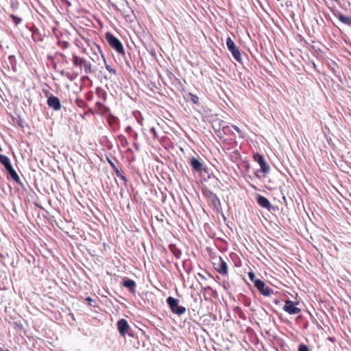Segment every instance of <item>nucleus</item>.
<instances>
[{"instance_id":"nucleus-1","label":"nucleus","mask_w":351,"mask_h":351,"mask_svg":"<svg viewBox=\"0 0 351 351\" xmlns=\"http://www.w3.org/2000/svg\"><path fill=\"white\" fill-rule=\"evenodd\" d=\"M72 62L74 66L79 68L80 71L84 69L86 74L95 73V70L93 69L91 63L76 54H73Z\"/></svg>"},{"instance_id":"nucleus-2","label":"nucleus","mask_w":351,"mask_h":351,"mask_svg":"<svg viewBox=\"0 0 351 351\" xmlns=\"http://www.w3.org/2000/svg\"><path fill=\"white\" fill-rule=\"evenodd\" d=\"M105 38L108 41L109 45L114 49L117 53L120 54L124 53V48L121 43V42L116 38L110 32H107L105 34Z\"/></svg>"},{"instance_id":"nucleus-3","label":"nucleus","mask_w":351,"mask_h":351,"mask_svg":"<svg viewBox=\"0 0 351 351\" xmlns=\"http://www.w3.org/2000/svg\"><path fill=\"white\" fill-rule=\"evenodd\" d=\"M179 300L173 297L169 296L167 298V303L172 313L178 315H181L186 312V309L184 306L179 305Z\"/></svg>"},{"instance_id":"nucleus-4","label":"nucleus","mask_w":351,"mask_h":351,"mask_svg":"<svg viewBox=\"0 0 351 351\" xmlns=\"http://www.w3.org/2000/svg\"><path fill=\"white\" fill-rule=\"evenodd\" d=\"M226 45L228 50L232 53L235 60L241 63L242 62V58L240 51L230 37L227 38Z\"/></svg>"},{"instance_id":"nucleus-5","label":"nucleus","mask_w":351,"mask_h":351,"mask_svg":"<svg viewBox=\"0 0 351 351\" xmlns=\"http://www.w3.org/2000/svg\"><path fill=\"white\" fill-rule=\"evenodd\" d=\"M298 302H294L290 300H287L285 301L283 310L290 315H296L301 311V309L296 306Z\"/></svg>"},{"instance_id":"nucleus-6","label":"nucleus","mask_w":351,"mask_h":351,"mask_svg":"<svg viewBox=\"0 0 351 351\" xmlns=\"http://www.w3.org/2000/svg\"><path fill=\"white\" fill-rule=\"evenodd\" d=\"M254 160L258 163L261 171L267 174L269 172L270 168L263 158V155H253Z\"/></svg>"},{"instance_id":"nucleus-7","label":"nucleus","mask_w":351,"mask_h":351,"mask_svg":"<svg viewBox=\"0 0 351 351\" xmlns=\"http://www.w3.org/2000/svg\"><path fill=\"white\" fill-rule=\"evenodd\" d=\"M117 329L122 337H125L126 333L129 335L131 334L129 332L130 326L126 319H121L117 322Z\"/></svg>"},{"instance_id":"nucleus-8","label":"nucleus","mask_w":351,"mask_h":351,"mask_svg":"<svg viewBox=\"0 0 351 351\" xmlns=\"http://www.w3.org/2000/svg\"><path fill=\"white\" fill-rule=\"evenodd\" d=\"M47 105L56 111L60 110L61 109V104L60 99L53 95H51L48 97Z\"/></svg>"},{"instance_id":"nucleus-9","label":"nucleus","mask_w":351,"mask_h":351,"mask_svg":"<svg viewBox=\"0 0 351 351\" xmlns=\"http://www.w3.org/2000/svg\"><path fill=\"white\" fill-rule=\"evenodd\" d=\"M94 47L97 50V51L99 52L100 56L101 57L103 61L105 63V67L106 69L112 74L113 75H116L117 74V71L116 69H113L112 66H110L109 64H108L106 63V59H105V57L102 53V51L101 50V48L99 47V45H98L97 44H94Z\"/></svg>"},{"instance_id":"nucleus-10","label":"nucleus","mask_w":351,"mask_h":351,"mask_svg":"<svg viewBox=\"0 0 351 351\" xmlns=\"http://www.w3.org/2000/svg\"><path fill=\"white\" fill-rule=\"evenodd\" d=\"M256 202L258 204V205L262 208L269 210L271 207V204L269 199L263 195H258V197H256Z\"/></svg>"},{"instance_id":"nucleus-11","label":"nucleus","mask_w":351,"mask_h":351,"mask_svg":"<svg viewBox=\"0 0 351 351\" xmlns=\"http://www.w3.org/2000/svg\"><path fill=\"white\" fill-rule=\"evenodd\" d=\"M216 270L218 273L221 275L228 274V265L226 261L221 257H219V263H218V266L215 267Z\"/></svg>"},{"instance_id":"nucleus-12","label":"nucleus","mask_w":351,"mask_h":351,"mask_svg":"<svg viewBox=\"0 0 351 351\" xmlns=\"http://www.w3.org/2000/svg\"><path fill=\"white\" fill-rule=\"evenodd\" d=\"M193 169L197 172H199L202 169V163L198 158L192 157L189 162Z\"/></svg>"},{"instance_id":"nucleus-13","label":"nucleus","mask_w":351,"mask_h":351,"mask_svg":"<svg viewBox=\"0 0 351 351\" xmlns=\"http://www.w3.org/2000/svg\"><path fill=\"white\" fill-rule=\"evenodd\" d=\"M105 156L106 157V159L108 161L110 165L112 167L114 172L115 173L116 176L119 178L120 179H121L124 182H126L127 181V178H125V176H124L120 171L118 169V168L115 166L114 163L112 162V159L110 158L108 155H105Z\"/></svg>"},{"instance_id":"nucleus-14","label":"nucleus","mask_w":351,"mask_h":351,"mask_svg":"<svg viewBox=\"0 0 351 351\" xmlns=\"http://www.w3.org/2000/svg\"><path fill=\"white\" fill-rule=\"evenodd\" d=\"M216 123L219 124V128L218 129L216 128L215 125H213V128L216 131L220 130L221 126L222 127V130H223L224 134H226V133L230 132V126L229 125H226V123L223 120L217 119L216 121H215V124H216Z\"/></svg>"},{"instance_id":"nucleus-15","label":"nucleus","mask_w":351,"mask_h":351,"mask_svg":"<svg viewBox=\"0 0 351 351\" xmlns=\"http://www.w3.org/2000/svg\"><path fill=\"white\" fill-rule=\"evenodd\" d=\"M123 286L130 289L132 292L135 291L136 282L130 278H124L123 280Z\"/></svg>"},{"instance_id":"nucleus-16","label":"nucleus","mask_w":351,"mask_h":351,"mask_svg":"<svg viewBox=\"0 0 351 351\" xmlns=\"http://www.w3.org/2000/svg\"><path fill=\"white\" fill-rule=\"evenodd\" d=\"M335 16L343 23L351 26V16L343 15L341 12L335 14Z\"/></svg>"},{"instance_id":"nucleus-17","label":"nucleus","mask_w":351,"mask_h":351,"mask_svg":"<svg viewBox=\"0 0 351 351\" xmlns=\"http://www.w3.org/2000/svg\"><path fill=\"white\" fill-rule=\"evenodd\" d=\"M0 162L4 167L5 170H8L9 169L13 167L10 160L6 155H0Z\"/></svg>"},{"instance_id":"nucleus-18","label":"nucleus","mask_w":351,"mask_h":351,"mask_svg":"<svg viewBox=\"0 0 351 351\" xmlns=\"http://www.w3.org/2000/svg\"><path fill=\"white\" fill-rule=\"evenodd\" d=\"M6 171L9 173L11 179L13 181H14L16 183H21L20 178L13 167L9 169L8 170H6Z\"/></svg>"},{"instance_id":"nucleus-19","label":"nucleus","mask_w":351,"mask_h":351,"mask_svg":"<svg viewBox=\"0 0 351 351\" xmlns=\"http://www.w3.org/2000/svg\"><path fill=\"white\" fill-rule=\"evenodd\" d=\"M259 292L264 296H269L274 293V290L269 287L263 286V289H260Z\"/></svg>"},{"instance_id":"nucleus-20","label":"nucleus","mask_w":351,"mask_h":351,"mask_svg":"<svg viewBox=\"0 0 351 351\" xmlns=\"http://www.w3.org/2000/svg\"><path fill=\"white\" fill-rule=\"evenodd\" d=\"M209 200L215 207H217L221 205L220 199L215 193L209 199Z\"/></svg>"},{"instance_id":"nucleus-21","label":"nucleus","mask_w":351,"mask_h":351,"mask_svg":"<svg viewBox=\"0 0 351 351\" xmlns=\"http://www.w3.org/2000/svg\"><path fill=\"white\" fill-rule=\"evenodd\" d=\"M254 287L259 291L260 289H263V286H265V282L261 279H257L254 280Z\"/></svg>"},{"instance_id":"nucleus-22","label":"nucleus","mask_w":351,"mask_h":351,"mask_svg":"<svg viewBox=\"0 0 351 351\" xmlns=\"http://www.w3.org/2000/svg\"><path fill=\"white\" fill-rule=\"evenodd\" d=\"M202 193H203L204 195L206 197H207L208 199H209L210 198H211V197H212V196H213V195H214V194H215L212 191H210V190H209V189H203V190H202Z\"/></svg>"},{"instance_id":"nucleus-23","label":"nucleus","mask_w":351,"mask_h":351,"mask_svg":"<svg viewBox=\"0 0 351 351\" xmlns=\"http://www.w3.org/2000/svg\"><path fill=\"white\" fill-rule=\"evenodd\" d=\"M91 50L93 51H95V56L94 57H91V60L93 61V62H99L100 60V56L99 54H97L96 53V51H97L95 47H94V45H93V47H91Z\"/></svg>"},{"instance_id":"nucleus-24","label":"nucleus","mask_w":351,"mask_h":351,"mask_svg":"<svg viewBox=\"0 0 351 351\" xmlns=\"http://www.w3.org/2000/svg\"><path fill=\"white\" fill-rule=\"evenodd\" d=\"M75 104L80 108H85L86 103L84 101L80 98H77L75 101Z\"/></svg>"},{"instance_id":"nucleus-25","label":"nucleus","mask_w":351,"mask_h":351,"mask_svg":"<svg viewBox=\"0 0 351 351\" xmlns=\"http://www.w3.org/2000/svg\"><path fill=\"white\" fill-rule=\"evenodd\" d=\"M59 47L62 49H66L70 46V43L67 41H58Z\"/></svg>"},{"instance_id":"nucleus-26","label":"nucleus","mask_w":351,"mask_h":351,"mask_svg":"<svg viewBox=\"0 0 351 351\" xmlns=\"http://www.w3.org/2000/svg\"><path fill=\"white\" fill-rule=\"evenodd\" d=\"M117 118L114 116L110 115L108 117V122L110 125L117 123Z\"/></svg>"},{"instance_id":"nucleus-27","label":"nucleus","mask_w":351,"mask_h":351,"mask_svg":"<svg viewBox=\"0 0 351 351\" xmlns=\"http://www.w3.org/2000/svg\"><path fill=\"white\" fill-rule=\"evenodd\" d=\"M10 17L12 18V21L14 23V24L16 25H19L21 22V21H22L21 17H19V16H15L14 14H11Z\"/></svg>"},{"instance_id":"nucleus-28","label":"nucleus","mask_w":351,"mask_h":351,"mask_svg":"<svg viewBox=\"0 0 351 351\" xmlns=\"http://www.w3.org/2000/svg\"><path fill=\"white\" fill-rule=\"evenodd\" d=\"M298 351H310L308 346L304 343H301L298 346Z\"/></svg>"},{"instance_id":"nucleus-29","label":"nucleus","mask_w":351,"mask_h":351,"mask_svg":"<svg viewBox=\"0 0 351 351\" xmlns=\"http://www.w3.org/2000/svg\"><path fill=\"white\" fill-rule=\"evenodd\" d=\"M149 132L151 133L152 134V137L155 139V138H158V135L156 132V130L154 127H152L150 128L149 129Z\"/></svg>"},{"instance_id":"nucleus-30","label":"nucleus","mask_w":351,"mask_h":351,"mask_svg":"<svg viewBox=\"0 0 351 351\" xmlns=\"http://www.w3.org/2000/svg\"><path fill=\"white\" fill-rule=\"evenodd\" d=\"M248 276L251 281H252L254 283V280H257L255 276V274L251 271L248 272Z\"/></svg>"},{"instance_id":"nucleus-31","label":"nucleus","mask_w":351,"mask_h":351,"mask_svg":"<svg viewBox=\"0 0 351 351\" xmlns=\"http://www.w3.org/2000/svg\"><path fill=\"white\" fill-rule=\"evenodd\" d=\"M173 253L177 258H179L182 254L181 251L178 249H176L175 250H173Z\"/></svg>"},{"instance_id":"nucleus-32","label":"nucleus","mask_w":351,"mask_h":351,"mask_svg":"<svg viewBox=\"0 0 351 351\" xmlns=\"http://www.w3.org/2000/svg\"><path fill=\"white\" fill-rule=\"evenodd\" d=\"M231 127L239 133L240 137H243L242 132L237 126L232 125Z\"/></svg>"},{"instance_id":"nucleus-33","label":"nucleus","mask_w":351,"mask_h":351,"mask_svg":"<svg viewBox=\"0 0 351 351\" xmlns=\"http://www.w3.org/2000/svg\"><path fill=\"white\" fill-rule=\"evenodd\" d=\"M93 97V94L92 92H88L86 94V99L87 100H92Z\"/></svg>"},{"instance_id":"nucleus-34","label":"nucleus","mask_w":351,"mask_h":351,"mask_svg":"<svg viewBox=\"0 0 351 351\" xmlns=\"http://www.w3.org/2000/svg\"><path fill=\"white\" fill-rule=\"evenodd\" d=\"M66 77L67 78H69V80H73L74 78H75L77 77V75H75L74 77L70 73H66Z\"/></svg>"},{"instance_id":"nucleus-35","label":"nucleus","mask_w":351,"mask_h":351,"mask_svg":"<svg viewBox=\"0 0 351 351\" xmlns=\"http://www.w3.org/2000/svg\"><path fill=\"white\" fill-rule=\"evenodd\" d=\"M96 106L98 107V108L101 110L103 108H105V106L100 102H97Z\"/></svg>"},{"instance_id":"nucleus-36","label":"nucleus","mask_w":351,"mask_h":351,"mask_svg":"<svg viewBox=\"0 0 351 351\" xmlns=\"http://www.w3.org/2000/svg\"><path fill=\"white\" fill-rule=\"evenodd\" d=\"M182 266L184 269V270L186 271V273H190L191 272V269H189V267H186V265H185V262H183V264H182Z\"/></svg>"},{"instance_id":"nucleus-37","label":"nucleus","mask_w":351,"mask_h":351,"mask_svg":"<svg viewBox=\"0 0 351 351\" xmlns=\"http://www.w3.org/2000/svg\"><path fill=\"white\" fill-rule=\"evenodd\" d=\"M192 100L195 104L198 102V97L196 95H192Z\"/></svg>"},{"instance_id":"nucleus-38","label":"nucleus","mask_w":351,"mask_h":351,"mask_svg":"<svg viewBox=\"0 0 351 351\" xmlns=\"http://www.w3.org/2000/svg\"><path fill=\"white\" fill-rule=\"evenodd\" d=\"M243 298L245 299V304L246 306H249L250 304V301L247 299V298L245 295H243Z\"/></svg>"},{"instance_id":"nucleus-39","label":"nucleus","mask_w":351,"mask_h":351,"mask_svg":"<svg viewBox=\"0 0 351 351\" xmlns=\"http://www.w3.org/2000/svg\"><path fill=\"white\" fill-rule=\"evenodd\" d=\"M62 3H65L68 6H71V3L68 0H60Z\"/></svg>"},{"instance_id":"nucleus-40","label":"nucleus","mask_w":351,"mask_h":351,"mask_svg":"<svg viewBox=\"0 0 351 351\" xmlns=\"http://www.w3.org/2000/svg\"><path fill=\"white\" fill-rule=\"evenodd\" d=\"M62 3H65L68 6H71V3L68 0H60Z\"/></svg>"},{"instance_id":"nucleus-41","label":"nucleus","mask_w":351,"mask_h":351,"mask_svg":"<svg viewBox=\"0 0 351 351\" xmlns=\"http://www.w3.org/2000/svg\"><path fill=\"white\" fill-rule=\"evenodd\" d=\"M234 309L236 313H242L241 309L239 306L234 307Z\"/></svg>"},{"instance_id":"nucleus-42","label":"nucleus","mask_w":351,"mask_h":351,"mask_svg":"<svg viewBox=\"0 0 351 351\" xmlns=\"http://www.w3.org/2000/svg\"><path fill=\"white\" fill-rule=\"evenodd\" d=\"M198 276H199L200 277V278H202V279H204V280H205V279H206L205 276H204V275H202V274H200V273H198Z\"/></svg>"},{"instance_id":"nucleus-43","label":"nucleus","mask_w":351,"mask_h":351,"mask_svg":"<svg viewBox=\"0 0 351 351\" xmlns=\"http://www.w3.org/2000/svg\"><path fill=\"white\" fill-rule=\"evenodd\" d=\"M16 326H18V328H19L20 329H22V328H23V326H22V324H16Z\"/></svg>"},{"instance_id":"nucleus-44","label":"nucleus","mask_w":351,"mask_h":351,"mask_svg":"<svg viewBox=\"0 0 351 351\" xmlns=\"http://www.w3.org/2000/svg\"><path fill=\"white\" fill-rule=\"evenodd\" d=\"M274 302L276 304H278V302H279V301H278L277 299H275V300H274Z\"/></svg>"},{"instance_id":"nucleus-45","label":"nucleus","mask_w":351,"mask_h":351,"mask_svg":"<svg viewBox=\"0 0 351 351\" xmlns=\"http://www.w3.org/2000/svg\"><path fill=\"white\" fill-rule=\"evenodd\" d=\"M86 300L88 301V302H91L93 300L90 297H88L86 298Z\"/></svg>"},{"instance_id":"nucleus-46","label":"nucleus","mask_w":351,"mask_h":351,"mask_svg":"<svg viewBox=\"0 0 351 351\" xmlns=\"http://www.w3.org/2000/svg\"><path fill=\"white\" fill-rule=\"evenodd\" d=\"M338 156H339L340 158H343L344 156V155H337Z\"/></svg>"},{"instance_id":"nucleus-47","label":"nucleus","mask_w":351,"mask_h":351,"mask_svg":"<svg viewBox=\"0 0 351 351\" xmlns=\"http://www.w3.org/2000/svg\"><path fill=\"white\" fill-rule=\"evenodd\" d=\"M60 55H61L62 58H64L65 57V56L64 54H62V53H61Z\"/></svg>"},{"instance_id":"nucleus-48","label":"nucleus","mask_w":351,"mask_h":351,"mask_svg":"<svg viewBox=\"0 0 351 351\" xmlns=\"http://www.w3.org/2000/svg\"><path fill=\"white\" fill-rule=\"evenodd\" d=\"M204 289H210V287H206V288H204Z\"/></svg>"},{"instance_id":"nucleus-49","label":"nucleus","mask_w":351,"mask_h":351,"mask_svg":"<svg viewBox=\"0 0 351 351\" xmlns=\"http://www.w3.org/2000/svg\"><path fill=\"white\" fill-rule=\"evenodd\" d=\"M283 199H284L285 201H286V198H285V196L283 197Z\"/></svg>"}]
</instances>
